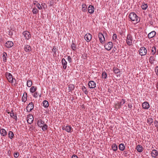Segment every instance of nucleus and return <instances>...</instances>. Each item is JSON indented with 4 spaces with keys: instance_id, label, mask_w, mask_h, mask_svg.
Segmentation results:
<instances>
[{
    "instance_id": "nucleus-57",
    "label": "nucleus",
    "mask_w": 158,
    "mask_h": 158,
    "mask_svg": "<svg viewBox=\"0 0 158 158\" xmlns=\"http://www.w3.org/2000/svg\"><path fill=\"white\" fill-rule=\"evenodd\" d=\"M128 106L129 108H131V105H130V104H128Z\"/></svg>"
},
{
    "instance_id": "nucleus-10",
    "label": "nucleus",
    "mask_w": 158,
    "mask_h": 158,
    "mask_svg": "<svg viewBox=\"0 0 158 158\" xmlns=\"http://www.w3.org/2000/svg\"><path fill=\"white\" fill-rule=\"evenodd\" d=\"M151 154L152 157L157 158V157L158 155V152L157 150L153 149L151 152Z\"/></svg>"
},
{
    "instance_id": "nucleus-63",
    "label": "nucleus",
    "mask_w": 158,
    "mask_h": 158,
    "mask_svg": "<svg viewBox=\"0 0 158 158\" xmlns=\"http://www.w3.org/2000/svg\"><path fill=\"white\" fill-rule=\"evenodd\" d=\"M157 131L158 132V126L157 127Z\"/></svg>"
},
{
    "instance_id": "nucleus-30",
    "label": "nucleus",
    "mask_w": 158,
    "mask_h": 158,
    "mask_svg": "<svg viewBox=\"0 0 158 158\" xmlns=\"http://www.w3.org/2000/svg\"><path fill=\"white\" fill-rule=\"evenodd\" d=\"M153 119L151 118H148L147 120V123L149 125H151L153 122Z\"/></svg>"
},
{
    "instance_id": "nucleus-33",
    "label": "nucleus",
    "mask_w": 158,
    "mask_h": 158,
    "mask_svg": "<svg viewBox=\"0 0 158 158\" xmlns=\"http://www.w3.org/2000/svg\"><path fill=\"white\" fill-rule=\"evenodd\" d=\"M37 89L36 87L32 86L31 88L30 91L31 93H33Z\"/></svg>"
},
{
    "instance_id": "nucleus-41",
    "label": "nucleus",
    "mask_w": 158,
    "mask_h": 158,
    "mask_svg": "<svg viewBox=\"0 0 158 158\" xmlns=\"http://www.w3.org/2000/svg\"><path fill=\"white\" fill-rule=\"evenodd\" d=\"M27 86L28 87H30L32 85V82L31 80H28L27 81Z\"/></svg>"
},
{
    "instance_id": "nucleus-16",
    "label": "nucleus",
    "mask_w": 158,
    "mask_h": 158,
    "mask_svg": "<svg viewBox=\"0 0 158 158\" xmlns=\"http://www.w3.org/2000/svg\"><path fill=\"white\" fill-rule=\"evenodd\" d=\"M62 64L63 65V68L64 69H65L67 67V62L64 58H63L61 60Z\"/></svg>"
},
{
    "instance_id": "nucleus-25",
    "label": "nucleus",
    "mask_w": 158,
    "mask_h": 158,
    "mask_svg": "<svg viewBox=\"0 0 158 158\" xmlns=\"http://www.w3.org/2000/svg\"><path fill=\"white\" fill-rule=\"evenodd\" d=\"M136 149L138 152H141L143 151V147L140 145H138L136 147Z\"/></svg>"
},
{
    "instance_id": "nucleus-15",
    "label": "nucleus",
    "mask_w": 158,
    "mask_h": 158,
    "mask_svg": "<svg viewBox=\"0 0 158 158\" xmlns=\"http://www.w3.org/2000/svg\"><path fill=\"white\" fill-rule=\"evenodd\" d=\"M88 12L91 14L94 13V6L89 5L88 8Z\"/></svg>"
},
{
    "instance_id": "nucleus-23",
    "label": "nucleus",
    "mask_w": 158,
    "mask_h": 158,
    "mask_svg": "<svg viewBox=\"0 0 158 158\" xmlns=\"http://www.w3.org/2000/svg\"><path fill=\"white\" fill-rule=\"evenodd\" d=\"M7 53L5 52H4L3 53L2 55V59L3 60L4 62H6L7 61Z\"/></svg>"
},
{
    "instance_id": "nucleus-55",
    "label": "nucleus",
    "mask_w": 158,
    "mask_h": 158,
    "mask_svg": "<svg viewBox=\"0 0 158 158\" xmlns=\"http://www.w3.org/2000/svg\"><path fill=\"white\" fill-rule=\"evenodd\" d=\"M124 153H125V156H127V151H125L124 152Z\"/></svg>"
},
{
    "instance_id": "nucleus-11",
    "label": "nucleus",
    "mask_w": 158,
    "mask_h": 158,
    "mask_svg": "<svg viewBox=\"0 0 158 158\" xmlns=\"http://www.w3.org/2000/svg\"><path fill=\"white\" fill-rule=\"evenodd\" d=\"M85 39L87 42H89L92 39V35L89 33H87L84 36Z\"/></svg>"
},
{
    "instance_id": "nucleus-62",
    "label": "nucleus",
    "mask_w": 158,
    "mask_h": 158,
    "mask_svg": "<svg viewBox=\"0 0 158 158\" xmlns=\"http://www.w3.org/2000/svg\"><path fill=\"white\" fill-rule=\"evenodd\" d=\"M33 158H36V157L35 156H33Z\"/></svg>"
},
{
    "instance_id": "nucleus-20",
    "label": "nucleus",
    "mask_w": 158,
    "mask_h": 158,
    "mask_svg": "<svg viewBox=\"0 0 158 158\" xmlns=\"http://www.w3.org/2000/svg\"><path fill=\"white\" fill-rule=\"evenodd\" d=\"M63 130H65L67 132H71L72 131V130L73 131V130L71 126H67L65 127L63 129Z\"/></svg>"
},
{
    "instance_id": "nucleus-7",
    "label": "nucleus",
    "mask_w": 158,
    "mask_h": 158,
    "mask_svg": "<svg viewBox=\"0 0 158 158\" xmlns=\"http://www.w3.org/2000/svg\"><path fill=\"white\" fill-rule=\"evenodd\" d=\"M34 104L32 102H30L27 107L26 109L28 112L31 111L33 109Z\"/></svg>"
},
{
    "instance_id": "nucleus-39",
    "label": "nucleus",
    "mask_w": 158,
    "mask_h": 158,
    "mask_svg": "<svg viewBox=\"0 0 158 158\" xmlns=\"http://www.w3.org/2000/svg\"><path fill=\"white\" fill-rule=\"evenodd\" d=\"M82 10L84 12H85L87 11V7L86 5H82Z\"/></svg>"
},
{
    "instance_id": "nucleus-8",
    "label": "nucleus",
    "mask_w": 158,
    "mask_h": 158,
    "mask_svg": "<svg viewBox=\"0 0 158 158\" xmlns=\"http://www.w3.org/2000/svg\"><path fill=\"white\" fill-rule=\"evenodd\" d=\"M33 117L31 114H29L27 116V121L28 123L31 124L33 121Z\"/></svg>"
},
{
    "instance_id": "nucleus-61",
    "label": "nucleus",
    "mask_w": 158,
    "mask_h": 158,
    "mask_svg": "<svg viewBox=\"0 0 158 158\" xmlns=\"http://www.w3.org/2000/svg\"><path fill=\"white\" fill-rule=\"evenodd\" d=\"M156 122L157 123H158V121H157L156 120H155V121L154 122V123H155Z\"/></svg>"
},
{
    "instance_id": "nucleus-17",
    "label": "nucleus",
    "mask_w": 158,
    "mask_h": 158,
    "mask_svg": "<svg viewBox=\"0 0 158 158\" xmlns=\"http://www.w3.org/2000/svg\"><path fill=\"white\" fill-rule=\"evenodd\" d=\"M44 124H45L44 122L40 119L38 120L37 123V125L40 127H41Z\"/></svg>"
},
{
    "instance_id": "nucleus-29",
    "label": "nucleus",
    "mask_w": 158,
    "mask_h": 158,
    "mask_svg": "<svg viewBox=\"0 0 158 158\" xmlns=\"http://www.w3.org/2000/svg\"><path fill=\"white\" fill-rule=\"evenodd\" d=\"M69 88V92H70V91L73 90L75 86L73 84H70L68 86Z\"/></svg>"
},
{
    "instance_id": "nucleus-47",
    "label": "nucleus",
    "mask_w": 158,
    "mask_h": 158,
    "mask_svg": "<svg viewBox=\"0 0 158 158\" xmlns=\"http://www.w3.org/2000/svg\"><path fill=\"white\" fill-rule=\"evenodd\" d=\"M67 60L69 63L72 62V59L70 56H68Z\"/></svg>"
},
{
    "instance_id": "nucleus-14",
    "label": "nucleus",
    "mask_w": 158,
    "mask_h": 158,
    "mask_svg": "<svg viewBox=\"0 0 158 158\" xmlns=\"http://www.w3.org/2000/svg\"><path fill=\"white\" fill-rule=\"evenodd\" d=\"M14 45L13 42L10 41H8L5 43V46L7 48H10L12 47Z\"/></svg>"
},
{
    "instance_id": "nucleus-32",
    "label": "nucleus",
    "mask_w": 158,
    "mask_h": 158,
    "mask_svg": "<svg viewBox=\"0 0 158 158\" xmlns=\"http://www.w3.org/2000/svg\"><path fill=\"white\" fill-rule=\"evenodd\" d=\"M154 61H155V57L153 56H151L149 60L150 63L151 64H153Z\"/></svg>"
},
{
    "instance_id": "nucleus-12",
    "label": "nucleus",
    "mask_w": 158,
    "mask_h": 158,
    "mask_svg": "<svg viewBox=\"0 0 158 158\" xmlns=\"http://www.w3.org/2000/svg\"><path fill=\"white\" fill-rule=\"evenodd\" d=\"M5 75L9 82L11 81H12L13 77L12 75L10 73L6 72L5 74Z\"/></svg>"
},
{
    "instance_id": "nucleus-43",
    "label": "nucleus",
    "mask_w": 158,
    "mask_h": 158,
    "mask_svg": "<svg viewBox=\"0 0 158 158\" xmlns=\"http://www.w3.org/2000/svg\"><path fill=\"white\" fill-rule=\"evenodd\" d=\"M102 78L103 79H105L107 77V74L105 72H103L102 73Z\"/></svg>"
},
{
    "instance_id": "nucleus-19",
    "label": "nucleus",
    "mask_w": 158,
    "mask_h": 158,
    "mask_svg": "<svg viewBox=\"0 0 158 158\" xmlns=\"http://www.w3.org/2000/svg\"><path fill=\"white\" fill-rule=\"evenodd\" d=\"M24 50L27 52H30L31 50V47L28 45H26L24 46Z\"/></svg>"
},
{
    "instance_id": "nucleus-48",
    "label": "nucleus",
    "mask_w": 158,
    "mask_h": 158,
    "mask_svg": "<svg viewBox=\"0 0 158 158\" xmlns=\"http://www.w3.org/2000/svg\"><path fill=\"white\" fill-rule=\"evenodd\" d=\"M155 72H156V75L157 76H158V66H156L155 67Z\"/></svg>"
},
{
    "instance_id": "nucleus-60",
    "label": "nucleus",
    "mask_w": 158,
    "mask_h": 158,
    "mask_svg": "<svg viewBox=\"0 0 158 158\" xmlns=\"http://www.w3.org/2000/svg\"><path fill=\"white\" fill-rule=\"evenodd\" d=\"M156 88L158 89V82L156 84Z\"/></svg>"
},
{
    "instance_id": "nucleus-26",
    "label": "nucleus",
    "mask_w": 158,
    "mask_h": 158,
    "mask_svg": "<svg viewBox=\"0 0 158 158\" xmlns=\"http://www.w3.org/2000/svg\"><path fill=\"white\" fill-rule=\"evenodd\" d=\"M71 48L73 51H75L76 50L77 47L75 44L74 43L73 41L72 42V44H71Z\"/></svg>"
},
{
    "instance_id": "nucleus-51",
    "label": "nucleus",
    "mask_w": 158,
    "mask_h": 158,
    "mask_svg": "<svg viewBox=\"0 0 158 158\" xmlns=\"http://www.w3.org/2000/svg\"><path fill=\"white\" fill-rule=\"evenodd\" d=\"M54 1L53 0H52L51 1H50L49 2L50 6H52L54 4Z\"/></svg>"
},
{
    "instance_id": "nucleus-53",
    "label": "nucleus",
    "mask_w": 158,
    "mask_h": 158,
    "mask_svg": "<svg viewBox=\"0 0 158 158\" xmlns=\"http://www.w3.org/2000/svg\"><path fill=\"white\" fill-rule=\"evenodd\" d=\"M16 82V80L15 79V78H13V77L12 78V81H10V82H11V83H15Z\"/></svg>"
},
{
    "instance_id": "nucleus-44",
    "label": "nucleus",
    "mask_w": 158,
    "mask_h": 158,
    "mask_svg": "<svg viewBox=\"0 0 158 158\" xmlns=\"http://www.w3.org/2000/svg\"><path fill=\"white\" fill-rule=\"evenodd\" d=\"M8 113L10 114V116L12 118H14L15 116L13 110H11L10 112H9Z\"/></svg>"
},
{
    "instance_id": "nucleus-52",
    "label": "nucleus",
    "mask_w": 158,
    "mask_h": 158,
    "mask_svg": "<svg viewBox=\"0 0 158 158\" xmlns=\"http://www.w3.org/2000/svg\"><path fill=\"white\" fill-rule=\"evenodd\" d=\"M19 153L18 152L15 153L14 154V156L15 158H17L19 156Z\"/></svg>"
},
{
    "instance_id": "nucleus-9",
    "label": "nucleus",
    "mask_w": 158,
    "mask_h": 158,
    "mask_svg": "<svg viewBox=\"0 0 158 158\" xmlns=\"http://www.w3.org/2000/svg\"><path fill=\"white\" fill-rule=\"evenodd\" d=\"M88 85L90 89H94L96 87V83L93 81H89Z\"/></svg>"
},
{
    "instance_id": "nucleus-59",
    "label": "nucleus",
    "mask_w": 158,
    "mask_h": 158,
    "mask_svg": "<svg viewBox=\"0 0 158 158\" xmlns=\"http://www.w3.org/2000/svg\"><path fill=\"white\" fill-rule=\"evenodd\" d=\"M156 55H158V49H157V50H156Z\"/></svg>"
},
{
    "instance_id": "nucleus-58",
    "label": "nucleus",
    "mask_w": 158,
    "mask_h": 158,
    "mask_svg": "<svg viewBox=\"0 0 158 158\" xmlns=\"http://www.w3.org/2000/svg\"><path fill=\"white\" fill-rule=\"evenodd\" d=\"M45 5V3H43L42 4H41V5L42 6H44Z\"/></svg>"
},
{
    "instance_id": "nucleus-22",
    "label": "nucleus",
    "mask_w": 158,
    "mask_h": 158,
    "mask_svg": "<svg viewBox=\"0 0 158 158\" xmlns=\"http://www.w3.org/2000/svg\"><path fill=\"white\" fill-rule=\"evenodd\" d=\"M27 94L25 92L23 93V96L22 98V101L23 102H25L27 100Z\"/></svg>"
},
{
    "instance_id": "nucleus-27",
    "label": "nucleus",
    "mask_w": 158,
    "mask_h": 158,
    "mask_svg": "<svg viewBox=\"0 0 158 158\" xmlns=\"http://www.w3.org/2000/svg\"><path fill=\"white\" fill-rule=\"evenodd\" d=\"M151 51L152 54V55H154L156 54V48L155 46H153L152 47Z\"/></svg>"
},
{
    "instance_id": "nucleus-24",
    "label": "nucleus",
    "mask_w": 158,
    "mask_h": 158,
    "mask_svg": "<svg viewBox=\"0 0 158 158\" xmlns=\"http://www.w3.org/2000/svg\"><path fill=\"white\" fill-rule=\"evenodd\" d=\"M43 106L44 107V108H47L49 106V103L46 100H44L43 101Z\"/></svg>"
},
{
    "instance_id": "nucleus-13",
    "label": "nucleus",
    "mask_w": 158,
    "mask_h": 158,
    "mask_svg": "<svg viewBox=\"0 0 158 158\" xmlns=\"http://www.w3.org/2000/svg\"><path fill=\"white\" fill-rule=\"evenodd\" d=\"M142 107L144 109L148 110L150 107V105L148 102H145L143 103Z\"/></svg>"
},
{
    "instance_id": "nucleus-56",
    "label": "nucleus",
    "mask_w": 158,
    "mask_h": 158,
    "mask_svg": "<svg viewBox=\"0 0 158 158\" xmlns=\"http://www.w3.org/2000/svg\"><path fill=\"white\" fill-rule=\"evenodd\" d=\"M14 118H15L16 121L17 120V117L16 115H15V117H14Z\"/></svg>"
},
{
    "instance_id": "nucleus-31",
    "label": "nucleus",
    "mask_w": 158,
    "mask_h": 158,
    "mask_svg": "<svg viewBox=\"0 0 158 158\" xmlns=\"http://www.w3.org/2000/svg\"><path fill=\"white\" fill-rule=\"evenodd\" d=\"M148 7V5L147 3H143L141 5V7L142 9L146 10Z\"/></svg>"
},
{
    "instance_id": "nucleus-5",
    "label": "nucleus",
    "mask_w": 158,
    "mask_h": 158,
    "mask_svg": "<svg viewBox=\"0 0 158 158\" xmlns=\"http://www.w3.org/2000/svg\"><path fill=\"white\" fill-rule=\"evenodd\" d=\"M139 54L141 56L145 55L147 53V50L146 49L143 47H141L139 50Z\"/></svg>"
},
{
    "instance_id": "nucleus-4",
    "label": "nucleus",
    "mask_w": 158,
    "mask_h": 158,
    "mask_svg": "<svg viewBox=\"0 0 158 158\" xmlns=\"http://www.w3.org/2000/svg\"><path fill=\"white\" fill-rule=\"evenodd\" d=\"M113 47V44L111 42H109L105 44L104 47L105 49L108 51H110Z\"/></svg>"
},
{
    "instance_id": "nucleus-54",
    "label": "nucleus",
    "mask_w": 158,
    "mask_h": 158,
    "mask_svg": "<svg viewBox=\"0 0 158 158\" xmlns=\"http://www.w3.org/2000/svg\"><path fill=\"white\" fill-rule=\"evenodd\" d=\"M71 158H78L77 156L75 155H73Z\"/></svg>"
},
{
    "instance_id": "nucleus-34",
    "label": "nucleus",
    "mask_w": 158,
    "mask_h": 158,
    "mask_svg": "<svg viewBox=\"0 0 158 158\" xmlns=\"http://www.w3.org/2000/svg\"><path fill=\"white\" fill-rule=\"evenodd\" d=\"M111 148L112 149V150L114 151H116L117 149H118V147L115 144V143H114V144H113L112 146H111Z\"/></svg>"
},
{
    "instance_id": "nucleus-1",
    "label": "nucleus",
    "mask_w": 158,
    "mask_h": 158,
    "mask_svg": "<svg viewBox=\"0 0 158 158\" xmlns=\"http://www.w3.org/2000/svg\"><path fill=\"white\" fill-rule=\"evenodd\" d=\"M129 16L132 21L136 23H138L140 20L139 17L135 13H131L129 14Z\"/></svg>"
},
{
    "instance_id": "nucleus-2",
    "label": "nucleus",
    "mask_w": 158,
    "mask_h": 158,
    "mask_svg": "<svg viewBox=\"0 0 158 158\" xmlns=\"http://www.w3.org/2000/svg\"><path fill=\"white\" fill-rule=\"evenodd\" d=\"M23 35L25 40H28L31 38V35L30 32L27 31H23L22 32Z\"/></svg>"
},
{
    "instance_id": "nucleus-28",
    "label": "nucleus",
    "mask_w": 158,
    "mask_h": 158,
    "mask_svg": "<svg viewBox=\"0 0 158 158\" xmlns=\"http://www.w3.org/2000/svg\"><path fill=\"white\" fill-rule=\"evenodd\" d=\"M118 147L119 150L121 151H123L124 150L125 148L124 144L123 143L120 144L119 145Z\"/></svg>"
},
{
    "instance_id": "nucleus-21",
    "label": "nucleus",
    "mask_w": 158,
    "mask_h": 158,
    "mask_svg": "<svg viewBox=\"0 0 158 158\" xmlns=\"http://www.w3.org/2000/svg\"><path fill=\"white\" fill-rule=\"evenodd\" d=\"M0 133L1 135L3 136H5L7 135V132L4 128H2L0 130Z\"/></svg>"
},
{
    "instance_id": "nucleus-3",
    "label": "nucleus",
    "mask_w": 158,
    "mask_h": 158,
    "mask_svg": "<svg viewBox=\"0 0 158 158\" xmlns=\"http://www.w3.org/2000/svg\"><path fill=\"white\" fill-rule=\"evenodd\" d=\"M133 38L131 34H128L126 38V42L128 45H131L132 43Z\"/></svg>"
},
{
    "instance_id": "nucleus-35",
    "label": "nucleus",
    "mask_w": 158,
    "mask_h": 158,
    "mask_svg": "<svg viewBox=\"0 0 158 158\" xmlns=\"http://www.w3.org/2000/svg\"><path fill=\"white\" fill-rule=\"evenodd\" d=\"M57 49L56 48V47L55 46H54L53 47L52 49V51L53 53V56H55V55H56V52L57 51Z\"/></svg>"
},
{
    "instance_id": "nucleus-64",
    "label": "nucleus",
    "mask_w": 158,
    "mask_h": 158,
    "mask_svg": "<svg viewBox=\"0 0 158 158\" xmlns=\"http://www.w3.org/2000/svg\"><path fill=\"white\" fill-rule=\"evenodd\" d=\"M34 5H35V3H34Z\"/></svg>"
},
{
    "instance_id": "nucleus-37",
    "label": "nucleus",
    "mask_w": 158,
    "mask_h": 158,
    "mask_svg": "<svg viewBox=\"0 0 158 158\" xmlns=\"http://www.w3.org/2000/svg\"><path fill=\"white\" fill-rule=\"evenodd\" d=\"M48 127V125L45 123L41 127L43 131H45L47 130Z\"/></svg>"
},
{
    "instance_id": "nucleus-50",
    "label": "nucleus",
    "mask_w": 158,
    "mask_h": 158,
    "mask_svg": "<svg viewBox=\"0 0 158 158\" xmlns=\"http://www.w3.org/2000/svg\"><path fill=\"white\" fill-rule=\"evenodd\" d=\"M38 96V93L37 92H35V93H34L33 94V97L35 98H37Z\"/></svg>"
},
{
    "instance_id": "nucleus-36",
    "label": "nucleus",
    "mask_w": 158,
    "mask_h": 158,
    "mask_svg": "<svg viewBox=\"0 0 158 158\" xmlns=\"http://www.w3.org/2000/svg\"><path fill=\"white\" fill-rule=\"evenodd\" d=\"M14 136V134L13 132L12 131H9L8 133V136L9 138L10 139H12L13 137Z\"/></svg>"
},
{
    "instance_id": "nucleus-18",
    "label": "nucleus",
    "mask_w": 158,
    "mask_h": 158,
    "mask_svg": "<svg viewBox=\"0 0 158 158\" xmlns=\"http://www.w3.org/2000/svg\"><path fill=\"white\" fill-rule=\"evenodd\" d=\"M156 32L155 31H152L149 33L148 35V37L149 39L153 38L156 35Z\"/></svg>"
},
{
    "instance_id": "nucleus-49",
    "label": "nucleus",
    "mask_w": 158,
    "mask_h": 158,
    "mask_svg": "<svg viewBox=\"0 0 158 158\" xmlns=\"http://www.w3.org/2000/svg\"><path fill=\"white\" fill-rule=\"evenodd\" d=\"M36 6L38 8V9L39 10H41L42 9V7L40 6V4L39 3H38L36 5Z\"/></svg>"
},
{
    "instance_id": "nucleus-38",
    "label": "nucleus",
    "mask_w": 158,
    "mask_h": 158,
    "mask_svg": "<svg viewBox=\"0 0 158 158\" xmlns=\"http://www.w3.org/2000/svg\"><path fill=\"white\" fill-rule=\"evenodd\" d=\"M39 11V10L36 7L33 8L32 10V12L34 14H36Z\"/></svg>"
},
{
    "instance_id": "nucleus-42",
    "label": "nucleus",
    "mask_w": 158,
    "mask_h": 158,
    "mask_svg": "<svg viewBox=\"0 0 158 158\" xmlns=\"http://www.w3.org/2000/svg\"><path fill=\"white\" fill-rule=\"evenodd\" d=\"M113 71L115 74H118L120 72V71L118 69L114 67L113 68Z\"/></svg>"
},
{
    "instance_id": "nucleus-46",
    "label": "nucleus",
    "mask_w": 158,
    "mask_h": 158,
    "mask_svg": "<svg viewBox=\"0 0 158 158\" xmlns=\"http://www.w3.org/2000/svg\"><path fill=\"white\" fill-rule=\"evenodd\" d=\"M117 38V35L116 34H114L112 36V39L113 40H115Z\"/></svg>"
},
{
    "instance_id": "nucleus-40",
    "label": "nucleus",
    "mask_w": 158,
    "mask_h": 158,
    "mask_svg": "<svg viewBox=\"0 0 158 158\" xmlns=\"http://www.w3.org/2000/svg\"><path fill=\"white\" fill-rule=\"evenodd\" d=\"M82 91H83L84 93L86 95H87L88 94V92L87 91V89H86V87L84 86H83L82 88Z\"/></svg>"
},
{
    "instance_id": "nucleus-6",
    "label": "nucleus",
    "mask_w": 158,
    "mask_h": 158,
    "mask_svg": "<svg viewBox=\"0 0 158 158\" xmlns=\"http://www.w3.org/2000/svg\"><path fill=\"white\" fill-rule=\"evenodd\" d=\"M100 42L102 44L104 43L105 41V38L103 34L101 33H99L98 35Z\"/></svg>"
},
{
    "instance_id": "nucleus-45",
    "label": "nucleus",
    "mask_w": 158,
    "mask_h": 158,
    "mask_svg": "<svg viewBox=\"0 0 158 158\" xmlns=\"http://www.w3.org/2000/svg\"><path fill=\"white\" fill-rule=\"evenodd\" d=\"M125 103V100L124 99H122L121 100L120 102L119 103V105L120 106H121L122 105H123Z\"/></svg>"
}]
</instances>
